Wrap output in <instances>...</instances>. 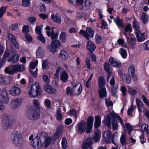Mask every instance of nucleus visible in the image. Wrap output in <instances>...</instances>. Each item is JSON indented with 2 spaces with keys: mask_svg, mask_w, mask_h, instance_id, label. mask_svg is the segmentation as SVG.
<instances>
[{
  "mask_svg": "<svg viewBox=\"0 0 149 149\" xmlns=\"http://www.w3.org/2000/svg\"><path fill=\"white\" fill-rule=\"evenodd\" d=\"M86 47L91 52H93L96 49V47L93 42L89 40H88L86 43Z\"/></svg>",
  "mask_w": 149,
  "mask_h": 149,
  "instance_id": "nucleus-22",
  "label": "nucleus"
},
{
  "mask_svg": "<svg viewBox=\"0 0 149 149\" xmlns=\"http://www.w3.org/2000/svg\"><path fill=\"white\" fill-rule=\"evenodd\" d=\"M142 130L145 131L147 133L149 134V127L146 124H143L141 126Z\"/></svg>",
  "mask_w": 149,
  "mask_h": 149,
  "instance_id": "nucleus-51",
  "label": "nucleus"
},
{
  "mask_svg": "<svg viewBox=\"0 0 149 149\" xmlns=\"http://www.w3.org/2000/svg\"><path fill=\"white\" fill-rule=\"evenodd\" d=\"M111 115L113 118H116L120 122L122 126L123 129L124 131H126V127L128 131L129 134H130L131 131L133 130V127L129 123H125V125H124L122 119L119 115L113 113H111Z\"/></svg>",
  "mask_w": 149,
  "mask_h": 149,
  "instance_id": "nucleus-3",
  "label": "nucleus"
},
{
  "mask_svg": "<svg viewBox=\"0 0 149 149\" xmlns=\"http://www.w3.org/2000/svg\"><path fill=\"white\" fill-rule=\"evenodd\" d=\"M93 141L91 138L86 139L82 143L81 145L82 149H93Z\"/></svg>",
  "mask_w": 149,
  "mask_h": 149,
  "instance_id": "nucleus-11",
  "label": "nucleus"
},
{
  "mask_svg": "<svg viewBox=\"0 0 149 149\" xmlns=\"http://www.w3.org/2000/svg\"><path fill=\"white\" fill-rule=\"evenodd\" d=\"M2 126L4 130H7L11 127V121L9 116L4 115L2 117Z\"/></svg>",
  "mask_w": 149,
  "mask_h": 149,
  "instance_id": "nucleus-7",
  "label": "nucleus"
},
{
  "mask_svg": "<svg viewBox=\"0 0 149 149\" xmlns=\"http://www.w3.org/2000/svg\"><path fill=\"white\" fill-rule=\"evenodd\" d=\"M101 118L99 116H97L95 118V127L96 128L98 127L101 124Z\"/></svg>",
  "mask_w": 149,
  "mask_h": 149,
  "instance_id": "nucleus-38",
  "label": "nucleus"
},
{
  "mask_svg": "<svg viewBox=\"0 0 149 149\" xmlns=\"http://www.w3.org/2000/svg\"><path fill=\"white\" fill-rule=\"evenodd\" d=\"M105 80L102 76H100L98 79V84L99 88L104 87Z\"/></svg>",
  "mask_w": 149,
  "mask_h": 149,
  "instance_id": "nucleus-30",
  "label": "nucleus"
},
{
  "mask_svg": "<svg viewBox=\"0 0 149 149\" xmlns=\"http://www.w3.org/2000/svg\"><path fill=\"white\" fill-rule=\"evenodd\" d=\"M76 3L78 5H81L83 8H86L90 6L91 3L87 0H77Z\"/></svg>",
  "mask_w": 149,
  "mask_h": 149,
  "instance_id": "nucleus-18",
  "label": "nucleus"
},
{
  "mask_svg": "<svg viewBox=\"0 0 149 149\" xmlns=\"http://www.w3.org/2000/svg\"><path fill=\"white\" fill-rule=\"evenodd\" d=\"M107 82H109L110 79H112L114 77L112 72L107 73Z\"/></svg>",
  "mask_w": 149,
  "mask_h": 149,
  "instance_id": "nucleus-55",
  "label": "nucleus"
},
{
  "mask_svg": "<svg viewBox=\"0 0 149 149\" xmlns=\"http://www.w3.org/2000/svg\"><path fill=\"white\" fill-rule=\"evenodd\" d=\"M72 89L76 95H79L81 92L82 87L81 84L77 82L71 83Z\"/></svg>",
  "mask_w": 149,
  "mask_h": 149,
  "instance_id": "nucleus-12",
  "label": "nucleus"
},
{
  "mask_svg": "<svg viewBox=\"0 0 149 149\" xmlns=\"http://www.w3.org/2000/svg\"><path fill=\"white\" fill-rule=\"evenodd\" d=\"M52 139L50 137H47L45 138L43 143L42 144V146L45 148L47 147L51 144Z\"/></svg>",
  "mask_w": 149,
  "mask_h": 149,
  "instance_id": "nucleus-28",
  "label": "nucleus"
},
{
  "mask_svg": "<svg viewBox=\"0 0 149 149\" xmlns=\"http://www.w3.org/2000/svg\"><path fill=\"white\" fill-rule=\"evenodd\" d=\"M43 88L44 91L48 93L55 94L56 93V90L49 84H45Z\"/></svg>",
  "mask_w": 149,
  "mask_h": 149,
  "instance_id": "nucleus-13",
  "label": "nucleus"
},
{
  "mask_svg": "<svg viewBox=\"0 0 149 149\" xmlns=\"http://www.w3.org/2000/svg\"><path fill=\"white\" fill-rule=\"evenodd\" d=\"M6 7L4 6H1L0 8V18H2L3 15L6 11Z\"/></svg>",
  "mask_w": 149,
  "mask_h": 149,
  "instance_id": "nucleus-53",
  "label": "nucleus"
},
{
  "mask_svg": "<svg viewBox=\"0 0 149 149\" xmlns=\"http://www.w3.org/2000/svg\"><path fill=\"white\" fill-rule=\"evenodd\" d=\"M62 148L64 149H66L68 147V143L66 139L63 137L62 138L61 141Z\"/></svg>",
  "mask_w": 149,
  "mask_h": 149,
  "instance_id": "nucleus-39",
  "label": "nucleus"
},
{
  "mask_svg": "<svg viewBox=\"0 0 149 149\" xmlns=\"http://www.w3.org/2000/svg\"><path fill=\"white\" fill-rule=\"evenodd\" d=\"M6 73L12 74L15 72V68L14 65H10L8 67H6L5 70Z\"/></svg>",
  "mask_w": 149,
  "mask_h": 149,
  "instance_id": "nucleus-27",
  "label": "nucleus"
},
{
  "mask_svg": "<svg viewBox=\"0 0 149 149\" xmlns=\"http://www.w3.org/2000/svg\"><path fill=\"white\" fill-rule=\"evenodd\" d=\"M102 38L101 36L98 34H96L95 36V40L96 42L98 44H100L101 43Z\"/></svg>",
  "mask_w": 149,
  "mask_h": 149,
  "instance_id": "nucleus-48",
  "label": "nucleus"
},
{
  "mask_svg": "<svg viewBox=\"0 0 149 149\" xmlns=\"http://www.w3.org/2000/svg\"><path fill=\"white\" fill-rule=\"evenodd\" d=\"M44 55L43 52L42 50V48L40 47H39L36 51V56L38 57L42 58Z\"/></svg>",
  "mask_w": 149,
  "mask_h": 149,
  "instance_id": "nucleus-35",
  "label": "nucleus"
},
{
  "mask_svg": "<svg viewBox=\"0 0 149 149\" xmlns=\"http://www.w3.org/2000/svg\"><path fill=\"white\" fill-rule=\"evenodd\" d=\"M93 121L94 118L93 117L89 116L88 117L86 123L87 124V125L89 127V128L91 130L92 128Z\"/></svg>",
  "mask_w": 149,
  "mask_h": 149,
  "instance_id": "nucleus-31",
  "label": "nucleus"
},
{
  "mask_svg": "<svg viewBox=\"0 0 149 149\" xmlns=\"http://www.w3.org/2000/svg\"><path fill=\"white\" fill-rule=\"evenodd\" d=\"M15 72H21L25 70L24 66L23 65L18 64L14 65Z\"/></svg>",
  "mask_w": 149,
  "mask_h": 149,
  "instance_id": "nucleus-29",
  "label": "nucleus"
},
{
  "mask_svg": "<svg viewBox=\"0 0 149 149\" xmlns=\"http://www.w3.org/2000/svg\"><path fill=\"white\" fill-rule=\"evenodd\" d=\"M128 72L132 74H133L135 72L134 66L133 65H130L129 68Z\"/></svg>",
  "mask_w": 149,
  "mask_h": 149,
  "instance_id": "nucleus-58",
  "label": "nucleus"
},
{
  "mask_svg": "<svg viewBox=\"0 0 149 149\" xmlns=\"http://www.w3.org/2000/svg\"><path fill=\"white\" fill-rule=\"evenodd\" d=\"M109 61L111 65L113 67L118 68L121 66V63L115 58L113 57L110 58Z\"/></svg>",
  "mask_w": 149,
  "mask_h": 149,
  "instance_id": "nucleus-20",
  "label": "nucleus"
},
{
  "mask_svg": "<svg viewBox=\"0 0 149 149\" xmlns=\"http://www.w3.org/2000/svg\"><path fill=\"white\" fill-rule=\"evenodd\" d=\"M1 95L5 102L8 104L9 102V97L7 90L5 88H3L1 92Z\"/></svg>",
  "mask_w": 149,
  "mask_h": 149,
  "instance_id": "nucleus-15",
  "label": "nucleus"
},
{
  "mask_svg": "<svg viewBox=\"0 0 149 149\" xmlns=\"http://www.w3.org/2000/svg\"><path fill=\"white\" fill-rule=\"evenodd\" d=\"M31 146L35 149H40L42 147L41 139L39 136H36L30 143Z\"/></svg>",
  "mask_w": 149,
  "mask_h": 149,
  "instance_id": "nucleus-8",
  "label": "nucleus"
},
{
  "mask_svg": "<svg viewBox=\"0 0 149 149\" xmlns=\"http://www.w3.org/2000/svg\"><path fill=\"white\" fill-rule=\"evenodd\" d=\"M44 104L47 107L50 108L51 106V101L50 100L46 99L45 100Z\"/></svg>",
  "mask_w": 149,
  "mask_h": 149,
  "instance_id": "nucleus-59",
  "label": "nucleus"
},
{
  "mask_svg": "<svg viewBox=\"0 0 149 149\" xmlns=\"http://www.w3.org/2000/svg\"><path fill=\"white\" fill-rule=\"evenodd\" d=\"M49 64V61L48 60H44L42 62V69H46Z\"/></svg>",
  "mask_w": 149,
  "mask_h": 149,
  "instance_id": "nucleus-49",
  "label": "nucleus"
},
{
  "mask_svg": "<svg viewBox=\"0 0 149 149\" xmlns=\"http://www.w3.org/2000/svg\"><path fill=\"white\" fill-rule=\"evenodd\" d=\"M136 103L139 111L141 113L143 112L144 111V107L142 102L139 98H137L136 99Z\"/></svg>",
  "mask_w": 149,
  "mask_h": 149,
  "instance_id": "nucleus-21",
  "label": "nucleus"
},
{
  "mask_svg": "<svg viewBox=\"0 0 149 149\" xmlns=\"http://www.w3.org/2000/svg\"><path fill=\"white\" fill-rule=\"evenodd\" d=\"M51 19L55 22L61 23V17L57 13H52L51 15Z\"/></svg>",
  "mask_w": 149,
  "mask_h": 149,
  "instance_id": "nucleus-23",
  "label": "nucleus"
},
{
  "mask_svg": "<svg viewBox=\"0 0 149 149\" xmlns=\"http://www.w3.org/2000/svg\"><path fill=\"white\" fill-rule=\"evenodd\" d=\"M19 59V56L17 54H15L11 56L8 58V61L13 63L17 62Z\"/></svg>",
  "mask_w": 149,
  "mask_h": 149,
  "instance_id": "nucleus-26",
  "label": "nucleus"
},
{
  "mask_svg": "<svg viewBox=\"0 0 149 149\" xmlns=\"http://www.w3.org/2000/svg\"><path fill=\"white\" fill-rule=\"evenodd\" d=\"M120 53L122 57L124 58H126L127 56V53L126 51L124 49L121 48L119 52Z\"/></svg>",
  "mask_w": 149,
  "mask_h": 149,
  "instance_id": "nucleus-45",
  "label": "nucleus"
},
{
  "mask_svg": "<svg viewBox=\"0 0 149 149\" xmlns=\"http://www.w3.org/2000/svg\"><path fill=\"white\" fill-rule=\"evenodd\" d=\"M120 142L122 145H126L127 144L126 139V135L125 134H123L120 138Z\"/></svg>",
  "mask_w": 149,
  "mask_h": 149,
  "instance_id": "nucleus-36",
  "label": "nucleus"
},
{
  "mask_svg": "<svg viewBox=\"0 0 149 149\" xmlns=\"http://www.w3.org/2000/svg\"><path fill=\"white\" fill-rule=\"evenodd\" d=\"M135 34L137 41L139 42H141L145 40V37L144 35V33H142L139 30H137Z\"/></svg>",
  "mask_w": 149,
  "mask_h": 149,
  "instance_id": "nucleus-19",
  "label": "nucleus"
},
{
  "mask_svg": "<svg viewBox=\"0 0 149 149\" xmlns=\"http://www.w3.org/2000/svg\"><path fill=\"white\" fill-rule=\"evenodd\" d=\"M63 117V115L59 111H57L56 112V117L57 119L60 120Z\"/></svg>",
  "mask_w": 149,
  "mask_h": 149,
  "instance_id": "nucleus-60",
  "label": "nucleus"
},
{
  "mask_svg": "<svg viewBox=\"0 0 149 149\" xmlns=\"http://www.w3.org/2000/svg\"><path fill=\"white\" fill-rule=\"evenodd\" d=\"M104 137L108 141H113V135L112 134L110 130H108L105 131L103 134Z\"/></svg>",
  "mask_w": 149,
  "mask_h": 149,
  "instance_id": "nucleus-17",
  "label": "nucleus"
},
{
  "mask_svg": "<svg viewBox=\"0 0 149 149\" xmlns=\"http://www.w3.org/2000/svg\"><path fill=\"white\" fill-rule=\"evenodd\" d=\"M42 93L41 89L40 84L36 82L30 87L28 94L31 97H35Z\"/></svg>",
  "mask_w": 149,
  "mask_h": 149,
  "instance_id": "nucleus-1",
  "label": "nucleus"
},
{
  "mask_svg": "<svg viewBox=\"0 0 149 149\" xmlns=\"http://www.w3.org/2000/svg\"><path fill=\"white\" fill-rule=\"evenodd\" d=\"M94 134V135L93 137V140L95 142H97L100 140L101 133L98 129H96L95 131Z\"/></svg>",
  "mask_w": 149,
  "mask_h": 149,
  "instance_id": "nucleus-24",
  "label": "nucleus"
},
{
  "mask_svg": "<svg viewBox=\"0 0 149 149\" xmlns=\"http://www.w3.org/2000/svg\"><path fill=\"white\" fill-rule=\"evenodd\" d=\"M11 139L13 143L16 145L20 146L23 143V140L20 133L17 131L13 132L11 135Z\"/></svg>",
  "mask_w": 149,
  "mask_h": 149,
  "instance_id": "nucleus-2",
  "label": "nucleus"
},
{
  "mask_svg": "<svg viewBox=\"0 0 149 149\" xmlns=\"http://www.w3.org/2000/svg\"><path fill=\"white\" fill-rule=\"evenodd\" d=\"M59 56L64 60L66 59L68 57L67 52L63 50H61L59 54Z\"/></svg>",
  "mask_w": 149,
  "mask_h": 149,
  "instance_id": "nucleus-34",
  "label": "nucleus"
},
{
  "mask_svg": "<svg viewBox=\"0 0 149 149\" xmlns=\"http://www.w3.org/2000/svg\"><path fill=\"white\" fill-rule=\"evenodd\" d=\"M78 113L74 109L71 110L69 111L68 113V115H70L71 117H74L76 118Z\"/></svg>",
  "mask_w": 149,
  "mask_h": 149,
  "instance_id": "nucleus-41",
  "label": "nucleus"
},
{
  "mask_svg": "<svg viewBox=\"0 0 149 149\" xmlns=\"http://www.w3.org/2000/svg\"><path fill=\"white\" fill-rule=\"evenodd\" d=\"M76 131L79 133H82L85 131L87 133H88L91 130L89 128L86 123L84 120H82L78 123L76 127Z\"/></svg>",
  "mask_w": 149,
  "mask_h": 149,
  "instance_id": "nucleus-4",
  "label": "nucleus"
},
{
  "mask_svg": "<svg viewBox=\"0 0 149 149\" xmlns=\"http://www.w3.org/2000/svg\"><path fill=\"white\" fill-rule=\"evenodd\" d=\"M94 31L91 27L87 28L85 31L81 30L79 32V34L81 36L89 40L90 38H92L94 34Z\"/></svg>",
  "mask_w": 149,
  "mask_h": 149,
  "instance_id": "nucleus-5",
  "label": "nucleus"
},
{
  "mask_svg": "<svg viewBox=\"0 0 149 149\" xmlns=\"http://www.w3.org/2000/svg\"><path fill=\"white\" fill-rule=\"evenodd\" d=\"M22 5L24 7L29 6L30 5V0H22Z\"/></svg>",
  "mask_w": 149,
  "mask_h": 149,
  "instance_id": "nucleus-56",
  "label": "nucleus"
},
{
  "mask_svg": "<svg viewBox=\"0 0 149 149\" xmlns=\"http://www.w3.org/2000/svg\"><path fill=\"white\" fill-rule=\"evenodd\" d=\"M66 36L65 33L64 32H62L60 34L59 39L63 42L64 43L65 42Z\"/></svg>",
  "mask_w": 149,
  "mask_h": 149,
  "instance_id": "nucleus-47",
  "label": "nucleus"
},
{
  "mask_svg": "<svg viewBox=\"0 0 149 149\" xmlns=\"http://www.w3.org/2000/svg\"><path fill=\"white\" fill-rule=\"evenodd\" d=\"M9 91L10 94L13 96L18 95L21 92L20 89L18 87L15 86L11 87Z\"/></svg>",
  "mask_w": 149,
  "mask_h": 149,
  "instance_id": "nucleus-16",
  "label": "nucleus"
},
{
  "mask_svg": "<svg viewBox=\"0 0 149 149\" xmlns=\"http://www.w3.org/2000/svg\"><path fill=\"white\" fill-rule=\"evenodd\" d=\"M68 75L65 71H63L60 74V78L61 80L64 82L66 81L68 78Z\"/></svg>",
  "mask_w": 149,
  "mask_h": 149,
  "instance_id": "nucleus-25",
  "label": "nucleus"
},
{
  "mask_svg": "<svg viewBox=\"0 0 149 149\" xmlns=\"http://www.w3.org/2000/svg\"><path fill=\"white\" fill-rule=\"evenodd\" d=\"M22 101L20 98H15L11 100L10 106L11 109L15 110L18 109L22 103Z\"/></svg>",
  "mask_w": 149,
  "mask_h": 149,
  "instance_id": "nucleus-10",
  "label": "nucleus"
},
{
  "mask_svg": "<svg viewBox=\"0 0 149 149\" xmlns=\"http://www.w3.org/2000/svg\"><path fill=\"white\" fill-rule=\"evenodd\" d=\"M136 108L135 105H132L130 108H129L127 110V114L128 115H131L132 114V112Z\"/></svg>",
  "mask_w": 149,
  "mask_h": 149,
  "instance_id": "nucleus-57",
  "label": "nucleus"
},
{
  "mask_svg": "<svg viewBox=\"0 0 149 149\" xmlns=\"http://www.w3.org/2000/svg\"><path fill=\"white\" fill-rule=\"evenodd\" d=\"M127 39L132 47L136 44V38L134 36H132L130 38H128Z\"/></svg>",
  "mask_w": 149,
  "mask_h": 149,
  "instance_id": "nucleus-37",
  "label": "nucleus"
},
{
  "mask_svg": "<svg viewBox=\"0 0 149 149\" xmlns=\"http://www.w3.org/2000/svg\"><path fill=\"white\" fill-rule=\"evenodd\" d=\"M104 69L107 73L112 72L110 67L109 64L108 62H105L104 63Z\"/></svg>",
  "mask_w": 149,
  "mask_h": 149,
  "instance_id": "nucleus-50",
  "label": "nucleus"
},
{
  "mask_svg": "<svg viewBox=\"0 0 149 149\" xmlns=\"http://www.w3.org/2000/svg\"><path fill=\"white\" fill-rule=\"evenodd\" d=\"M73 91L72 89L69 87H67L66 90V93L68 95H71L73 94Z\"/></svg>",
  "mask_w": 149,
  "mask_h": 149,
  "instance_id": "nucleus-62",
  "label": "nucleus"
},
{
  "mask_svg": "<svg viewBox=\"0 0 149 149\" xmlns=\"http://www.w3.org/2000/svg\"><path fill=\"white\" fill-rule=\"evenodd\" d=\"M133 26L134 28L135 32L137 30H139V25L138 22L135 20H134L133 22Z\"/></svg>",
  "mask_w": 149,
  "mask_h": 149,
  "instance_id": "nucleus-64",
  "label": "nucleus"
},
{
  "mask_svg": "<svg viewBox=\"0 0 149 149\" xmlns=\"http://www.w3.org/2000/svg\"><path fill=\"white\" fill-rule=\"evenodd\" d=\"M107 92L105 87L99 88V95L100 98L106 96Z\"/></svg>",
  "mask_w": 149,
  "mask_h": 149,
  "instance_id": "nucleus-32",
  "label": "nucleus"
},
{
  "mask_svg": "<svg viewBox=\"0 0 149 149\" xmlns=\"http://www.w3.org/2000/svg\"><path fill=\"white\" fill-rule=\"evenodd\" d=\"M114 21L118 27H123V20L118 17L115 18Z\"/></svg>",
  "mask_w": 149,
  "mask_h": 149,
  "instance_id": "nucleus-33",
  "label": "nucleus"
},
{
  "mask_svg": "<svg viewBox=\"0 0 149 149\" xmlns=\"http://www.w3.org/2000/svg\"><path fill=\"white\" fill-rule=\"evenodd\" d=\"M6 79L4 76L0 75V84L3 85L6 83Z\"/></svg>",
  "mask_w": 149,
  "mask_h": 149,
  "instance_id": "nucleus-61",
  "label": "nucleus"
},
{
  "mask_svg": "<svg viewBox=\"0 0 149 149\" xmlns=\"http://www.w3.org/2000/svg\"><path fill=\"white\" fill-rule=\"evenodd\" d=\"M141 17L142 22L144 23H146L148 20V17L145 13H142Z\"/></svg>",
  "mask_w": 149,
  "mask_h": 149,
  "instance_id": "nucleus-40",
  "label": "nucleus"
},
{
  "mask_svg": "<svg viewBox=\"0 0 149 149\" xmlns=\"http://www.w3.org/2000/svg\"><path fill=\"white\" fill-rule=\"evenodd\" d=\"M38 63V62L37 60H35L34 61L31 62L30 64V67L31 68L30 69L34 70L37 65Z\"/></svg>",
  "mask_w": 149,
  "mask_h": 149,
  "instance_id": "nucleus-43",
  "label": "nucleus"
},
{
  "mask_svg": "<svg viewBox=\"0 0 149 149\" xmlns=\"http://www.w3.org/2000/svg\"><path fill=\"white\" fill-rule=\"evenodd\" d=\"M123 79L127 84H130L131 81V79L129 75L127 74H124L123 78Z\"/></svg>",
  "mask_w": 149,
  "mask_h": 149,
  "instance_id": "nucleus-42",
  "label": "nucleus"
},
{
  "mask_svg": "<svg viewBox=\"0 0 149 149\" xmlns=\"http://www.w3.org/2000/svg\"><path fill=\"white\" fill-rule=\"evenodd\" d=\"M51 45L57 47L59 46L60 45V42L58 40H53L51 42Z\"/></svg>",
  "mask_w": 149,
  "mask_h": 149,
  "instance_id": "nucleus-46",
  "label": "nucleus"
},
{
  "mask_svg": "<svg viewBox=\"0 0 149 149\" xmlns=\"http://www.w3.org/2000/svg\"><path fill=\"white\" fill-rule=\"evenodd\" d=\"M63 128L61 125H59L56 130V132L54 134L53 138L54 140L58 139L61 136L63 130Z\"/></svg>",
  "mask_w": 149,
  "mask_h": 149,
  "instance_id": "nucleus-14",
  "label": "nucleus"
},
{
  "mask_svg": "<svg viewBox=\"0 0 149 149\" xmlns=\"http://www.w3.org/2000/svg\"><path fill=\"white\" fill-rule=\"evenodd\" d=\"M46 30V33L48 37H50L52 39H56L58 35V32L57 29L53 28L52 29L51 32H50L51 29L49 26H47L45 28Z\"/></svg>",
  "mask_w": 149,
  "mask_h": 149,
  "instance_id": "nucleus-6",
  "label": "nucleus"
},
{
  "mask_svg": "<svg viewBox=\"0 0 149 149\" xmlns=\"http://www.w3.org/2000/svg\"><path fill=\"white\" fill-rule=\"evenodd\" d=\"M42 26H36L35 29V31L36 33L38 35L42 34Z\"/></svg>",
  "mask_w": 149,
  "mask_h": 149,
  "instance_id": "nucleus-44",
  "label": "nucleus"
},
{
  "mask_svg": "<svg viewBox=\"0 0 149 149\" xmlns=\"http://www.w3.org/2000/svg\"><path fill=\"white\" fill-rule=\"evenodd\" d=\"M37 39L43 44H45V39L42 34L39 35V36H37Z\"/></svg>",
  "mask_w": 149,
  "mask_h": 149,
  "instance_id": "nucleus-54",
  "label": "nucleus"
},
{
  "mask_svg": "<svg viewBox=\"0 0 149 149\" xmlns=\"http://www.w3.org/2000/svg\"><path fill=\"white\" fill-rule=\"evenodd\" d=\"M129 92L131 94L134 95L136 93V91L133 88L128 87Z\"/></svg>",
  "mask_w": 149,
  "mask_h": 149,
  "instance_id": "nucleus-63",
  "label": "nucleus"
},
{
  "mask_svg": "<svg viewBox=\"0 0 149 149\" xmlns=\"http://www.w3.org/2000/svg\"><path fill=\"white\" fill-rule=\"evenodd\" d=\"M27 117L29 119L35 120L40 117L39 112L36 110L31 109L29 110L27 113Z\"/></svg>",
  "mask_w": 149,
  "mask_h": 149,
  "instance_id": "nucleus-9",
  "label": "nucleus"
},
{
  "mask_svg": "<svg viewBox=\"0 0 149 149\" xmlns=\"http://www.w3.org/2000/svg\"><path fill=\"white\" fill-rule=\"evenodd\" d=\"M112 126L113 130H116L118 126L117 121L115 120H113L112 121Z\"/></svg>",
  "mask_w": 149,
  "mask_h": 149,
  "instance_id": "nucleus-52",
  "label": "nucleus"
}]
</instances>
